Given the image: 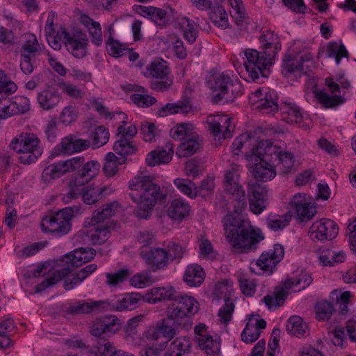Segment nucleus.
<instances>
[{
  "instance_id": "1",
  "label": "nucleus",
  "mask_w": 356,
  "mask_h": 356,
  "mask_svg": "<svg viewBox=\"0 0 356 356\" xmlns=\"http://www.w3.org/2000/svg\"><path fill=\"white\" fill-rule=\"evenodd\" d=\"M222 222L225 235L236 254L255 251L264 238L260 229H254L250 222L236 211L227 214Z\"/></svg>"
},
{
  "instance_id": "2",
  "label": "nucleus",
  "mask_w": 356,
  "mask_h": 356,
  "mask_svg": "<svg viewBox=\"0 0 356 356\" xmlns=\"http://www.w3.org/2000/svg\"><path fill=\"white\" fill-rule=\"evenodd\" d=\"M250 101L256 109L265 113H275L280 109L282 120L288 124H298L302 120L300 109L295 104L283 100L278 104L276 90H254Z\"/></svg>"
},
{
  "instance_id": "3",
  "label": "nucleus",
  "mask_w": 356,
  "mask_h": 356,
  "mask_svg": "<svg viewBox=\"0 0 356 356\" xmlns=\"http://www.w3.org/2000/svg\"><path fill=\"white\" fill-rule=\"evenodd\" d=\"M131 200L138 205L136 216L147 219L150 217L153 207L161 197L159 185L150 176H137L129 182Z\"/></svg>"
},
{
  "instance_id": "4",
  "label": "nucleus",
  "mask_w": 356,
  "mask_h": 356,
  "mask_svg": "<svg viewBox=\"0 0 356 356\" xmlns=\"http://www.w3.org/2000/svg\"><path fill=\"white\" fill-rule=\"evenodd\" d=\"M120 321L114 315L104 316L92 322L90 333L97 341L89 352L95 356H114L118 350L108 339L120 329Z\"/></svg>"
},
{
  "instance_id": "5",
  "label": "nucleus",
  "mask_w": 356,
  "mask_h": 356,
  "mask_svg": "<svg viewBox=\"0 0 356 356\" xmlns=\"http://www.w3.org/2000/svg\"><path fill=\"white\" fill-rule=\"evenodd\" d=\"M314 67L313 55L308 51H300L296 54H286L282 58V74L289 81H294L307 75L311 68Z\"/></svg>"
},
{
  "instance_id": "6",
  "label": "nucleus",
  "mask_w": 356,
  "mask_h": 356,
  "mask_svg": "<svg viewBox=\"0 0 356 356\" xmlns=\"http://www.w3.org/2000/svg\"><path fill=\"white\" fill-rule=\"evenodd\" d=\"M65 174L74 172V178L70 181L69 188L73 186H83L95 177L100 169V163L95 161L86 162L84 157L75 156L61 161Z\"/></svg>"
},
{
  "instance_id": "7",
  "label": "nucleus",
  "mask_w": 356,
  "mask_h": 356,
  "mask_svg": "<svg viewBox=\"0 0 356 356\" xmlns=\"http://www.w3.org/2000/svg\"><path fill=\"white\" fill-rule=\"evenodd\" d=\"M86 248H80L64 255L61 259L63 268L55 270L53 274L35 286V293H40L55 285L72 273L74 268L83 264V254L88 253Z\"/></svg>"
},
{
  "instance_id": "8",
  "label": "nucleus",
  "mask_w": 356,
  "mask_h": 356,
  "mask_svg": "<svg viewBox=\"0 0 356 356\" xmlns=\"http://www.w3.org/2000/svg\"><path fill=\"white\" fill-rule=\"evenodd\" d=\"M39 144L40 140L36 135L26 133L13 139L10 147L19 154L18 160L21 163L29 165L35 162L42 153Z\"/></svg>"
},
{
  "instance_id": "9",
  "label": "nucleus",
  "mask_w": 356,
  "mask_h": 356,
  "mask_svg": "<svg viewBox=\"0 0 356 356\" xmlns=\"http://www.w3.org/2000/svg\"><path fill=\"white\" fill-rule=\"evenodd\" d=\"M199 309V303L193 297L179 295L175 302L168 307L166 314L170 318H175L178 325L188 329L192 325L190 317L195 315Z\"/></svg>"
},
{
  "instance_id": "10",
  "label": "nucleus",
  "mask_w": 356,
  "mask_h": 356,
  "mask_svg": "<svg viewBox=\"0 0 356 356\" xmlns=\"http://www.w3.org/2000/svg\"><path fill=\"white\" fill-rule=\"evenodd\" d=\"M74 216L72 207L63 209L53 215L45 216L41 222V229L44 232L51 233L56 236L67 234L72 228L70 222Z\"/></svg>"
},
{
  "instance_id": "11",
  "label": "nucleus",
  "mask_w": 356,
  "mask_h": 356,
  "mask_svg": "<svg viewBox=\"0 0 356 356\" xmlns=\"http://www.w3.org/2000/svg\"><path fill=\"white\" fill-rule=\"evenodd\" d=\"M284 256V249L281 244L274 245L273 250L264 252L256 261L250 264V270L256 275H270Z\"/></svg>"
},
{
  "instance_id": "12",
  "label": "nucleus",
  "mask_w": 356,
  "mask_h": 356,
  "mask_svg": "<svg viewBox=\"0 0 356 356\" xmlns=\"http://www.w3.org/2000/svg\"><path fill=\"white\" fill-rule=\"evenodd\" d=\"M246 61L243 65L252 78H258L259 74L265 76L267 67L272 65L273 58L266 51H258L256 49H248L244 51Z\"/></svg>"
},
{
  "instance_id": "13",
  "label": "nucleus",
  "mask_w": 356,
  "mask_h": 356,
  "mask_svg": "<svg viewBox=\"0 0 356 356\" xmlns=\"http://www.w3.org/2000/svg\"><path fill=\"white\" fill-rule=\"evenodd\" d=\"M109 188H94L90 186H73L69 188V192L65 194L63 200L65 202L68 203L72 199H77L80 196L82 197L83 202L86 204H94L99 201L104 195H107V191Z\"/></svg>"
},
{
  "instance_id": "14",
  "label": "nucleus",
  "mask_w": 356,
  "mask_h": 356,
  "mask_svg": "<svg viewBox=\"0 0 356 356\" xmlns=\"http://www.w3.org/2000/svg\"><path fill=\"white\" fill-rule=\"evenodd\" d=\"M142 74L147 78H155L161 80L158 82L160 89H167L173 84V79L170 76V70L168 63L162 58H156L148 64Z\"/></svg>"
},
{
  "instance_id": "15",
  "label": "nucleus",
  "mask_w": 356,
  "mask_h": 356,
  "mask_svg": "<svg viewBox=\"0 0 356 356\" xmlns=\"http://www.w3.org/2000/svg\"><path fill=\"white\" fill-rule=\"evenodd\" d=\"M338 232V226L333 220L324 218L314 222L309 233L312 241H323L334 238Z\"/></svg>"
},
{
  "instance_id": "16",
  "label": "nucleus",
  "mask_w": 356,
  "mask_h": 356,
  "mask_svg": "<svg viewBox=\"0 0 356 356\" xmlns=\"http://www.w3.org/2000/svg\"><path fill=\"white\" fill-rule=\"evenodd\" d=\"M140 255L152 272L163 268L168 264V253L161 248H145L140 250Z\"/></svg>"
},
{
  "instance_id": "17",
  "label": "nucleus",
  "mask_w": 356,
  "mask_h": 356,
  "mask_svg": "<svg viewBox=\"0 0 356 356\" xmlns=\"http://www.w3.org/2000/svg\"><path fill=\"white\" fill-rule=\"evenodd\" d=\"M65 45L68 52L77 58H82L86 55L88 40L86 35L81 31L72 34L64 32Z\"/></svg>"
},
{
  "instance_id": "18",
  "label": "nucleus",
  "mask_w": 356,
  "mask_h": 356,
  "mask_svg": "<svg viewBox=\"0 0 356 356\" xmlns=\"http://www.w3.org/2000/svg\"><path fill=\"white\" fill-rule=\"evenodd\" d=\"M90 145L89 140L79 138L76 136L71 134L61 140L53 149L52 154H72L88 149Z\"/></svg>"
},
{
  "instance_id": "19",
  "label": "nucleus",
  "mask_w": 356,
  "mask_h": 356,
  "mask_svg": "<svg viewBox=\"0 0 356 356\" xmlns=\"http://www.w3.org/2000/svg\"><path fill=\"white\" fill-rule=\"evenodd\" d=\"M232 118L225 115H209L207 118L209 131L219 139L232 136L229 130Z\"/></svg>"
},
{
  "instance_id": "20",
  "label": "nucleus",
  "mask_w": 356,
  "mask_h": 356,
  "mask_svg": "<svg viewBox=\"0 0 356 356\" xmlns=\"http://www.w3.org/2000/svg\"><path fill=\"white\" fill-rule=\"evenodd\" d=\"M110 306L107 300H80L70 305L65 309V312L70 315L88 314L96 312L106 310Z\"/></svg>"
},
{
  "instance_id": "21",
  "label": "nucleus",
  "mask_w": 356,
  "mask_h": 356,
  "mask_svg": "<svg viewBox=\"0 0 356 356\" xmlns=\"http://www.w3.org/2000/svg\"><path fill=\"white\" fill-rule=\"evenodd\" d=\"M248 193L250 210L255 214L261 213L268 204L266 187L259 184L249 186Z\"/></svg>"
},
{
  "instance_id": "22",
  "label": "nucleus",
  "mask_w": 356,
  "mask_h": 356,
  "mask_svg": "<svg viewBox=\"0 0 356 356\" xmlns=\"http://www.w3.org/2000/svg\"><path fill=\"white\" fill-rule=\"evenodd\" d=\"M207 86L209 89H240L241 83L236 77L230 76L228 72H222L209 75L207 80Z\"/></svg>"
},
{
  "instance_id": "23",
  "label": "nucleus",
  "mask_w": 356,
  "mask_h": 356,
  "mask_svg": "<svg viewBox=\"0 0 356 356\" xmlns=\"http://www.w3.org/2000/svg\"><path fill=\"white\" fill-rule=\"evenodd\" d=\"M179 293L172 286L152 288L143 296L145 302L154 304L160 301L175 300Z\"/></svg>"
},
{
  "instance_id": "24",
  "label": "nucleus",
  "mask_w": 356,
  "mask_h": 356,
  "mask_svg": "<svg viewBox=\"0 0 356 356\" xmlns=\"http://www.w3.org/2000/svg\"><path fill=\"white\" fill-rule=\"evenodd\" d=\"M178 327H182V325H179L175 322V318H170L167 316L166 318L161 320L157 323L154 329L153 337L155 339H158L159 337H163L168 340H170L176 335Z\"/></svg>"
},
{
  "instance_id": "25",
  "label": "nucleus",
  "mask_w": 356,
  "mask_h": 356,
  "mask_svg": "<svg viewBox=\"0 0 356 356\" xmlns=\"http://www.w3.org/2000/svg\"><path fill=\"white\" fill-rule=\"evenodd\" d=\"M250 170L254 178L260 181L271 180L276 176L273 165L264 161L254 162L250 166Z\"/></svg>"
},
{
  "instance_id": "26",
  "label": "nucleus",
  "mask_w": 356,
  "mask_h": 356,
  "mask_svg": "<svg viewBox=\"0 0 356 356\" xmlns=\"http://www.w3.org/2000/svg\"><path fill=\"white\" fill-rule=\"evenodd\" d=\"M192 110V104L189 97H184L177 103H168L158 111V115L165 117L169 115L184 113L187 114Z\"/></svg>"
},
{
  "instance_id": "27",
  "label": "nucleus",
  "mask_w": 356,
  "mask_h": 356,
  "mask_svg": "<svg viewBox=\"0 0 356 356\" xmlns=\"http://www.w3.org/2000/svg\"><path fill=\"white\" fill-rule=\"evenodd\" d=\"M259 40L264 51H266V54H270L273 58L281 49L282 45L280 38L273 31H264L260 36Z\"/></svg>"
},
{
  "instance_id": "28",
  "label": "nucleus",
  "mask_w": 356,
  "mask_h": 356,
  "mask_svg": "<svg viewBox=\"0 0 356 356\" xmlns=\"http://www.w3.org/2000/svg\"><path fill=\"white\" fill-rule=\"evenodd\" d=\"M144 300L143 296L138 293H131L126 294L121 300L115 303L111 304L106 309H113L116 311H124L127 309L132 310L135 309L138 302Z\"/></svg>"
},
{
  "instance_id": "29",
  "label": "nucleus",
  "mask_w": 356,
  "mask_h": 356,
  "mask_svg": "<svg viewBox=\"0 0 356 356\" xmlns=\"http://www.w3.org/2000/svg\"><path fill=\"white\" fill-rule=\"evenodd\" d=\"M80 22L88 29L91 38V42L97 47L102 45L103 38L100 24L94 21L86 15H81Z\"/></svg>"
},
{
  "instance_id": "30",
  "label": "nucleus",
  "mask_w": 356,
  "mask_h": 356,
  "mask_svg": "<svg viewBox=\"0 0 356 356\" xmlns=\"http://www.w3.org/2000/svg\"><path fill=\"white\" fill-rule=\"evenodd\" d=\"M190 211V206L187 202L182 199L173 200L168 210V216L174 220H182Z\"/></svg>"
},
{
  "instance_id": "31",
  "label": "nucleus",
  "mask_w": 356,
  "mask_h": 356,
  "mask_svg": "<svg viewBox=\"0 0 356 356\" xmlns=\"http://www.w3.org/2000/svg\"><path fill=\"white\" fill-rule=\"evenodd\" d=\"M200 147L199 136L197 134L184 140L177 149L178 157H187L194 154Z\"/></svg>"
},
{
  "instance_id": "32",
  "label": "nucleus",
  "mask_w": 356,
  "mask_h": 356,
  "mask_svg": "<svg viewBox=\"0 0 356 356\" xmlns=\"http://www.w3.org/2000/svg\"><path fill=\"white\" fill-rule=\"evenodd\" d=\"M204 275V271L200 266L193 264L186 269L184 279L188 286H198L203 282Z\"/></svg>"
},
{
  "instance_id": "33",
  "label": "nucleus",
  "mask_w": 356,
  "mask_h": 356,
  "mask_svg": "<svg viewBox=\"0 0 356 356\" xmlns=\"http://www.w3.org/2000/svg\"><path fill=\"white\" fill-rule=\"evenodd\" d=\"M314 97L325 108H334L342 104L346 99L338 95L327 93L325 90H313Z\"/></svg>"
},
{
  "instance_id": "34",
  "label": "nucleus",
  "mask_w": 356,
  "mask_h": 356,
  "mask_svg": "<svg viewBox=\"0 0 356 356\" xmlns=\"http://www.w3.org/2000/svg\"><path fill=\"white\" fill-rule=\"evenodd\" d=\"M191 347V341L188 337L177 338L170 343L165 356H183L190 352Z\"/></svg>"
},
{
  "instance_id": "35",
  "label": "nucleus",
  "mask_w": 356,
  "mask_h": 356,
  "mask_svg": "<svg viewBox=\"0 0 356 356\" xmlns=\"http://www.w3.org/2000/svg\"><path fill=\"white\" fill-rule=\"evenodd\" d=\"M288 291L283 284L277 291L264 296L262 300L269 309L278 308L284 304L288 296Z\"/></svg>"
},
{
  "instance_id": "36",
  "label": "nucleus",
  "mask_w": 356,
  "mask_h": 356,
  "mask_svg": "<svg viewBox=\"0 0 356 356\" xmlns=\"http://www.w3.org/2000/svg\"><path fill=\"white\" fill-rule=\"evenodd\" d=\"M14 321L8 318L0 322V349H7L12 345V340L8 333L15 328Z\"/></svg>"
},
{
  "instance_id": "37",
  "label": "nucleus",
  "mask_w": 356,
  "mask_h": 356,
  "mask_svg": "<svg viewBox=\"0 0 356 356\" xmlns=\"http://www.w3.org/2000/svg\"><path fill=\"white\" fill-rule=\"evenodd\" d=\"M312 280L309 273L302 270L299 275L287 278L284 284L285 288L288 290L291 289L293 286H300V288L298 291H300L309 286L312 282Z\"/></svg>"
},
{
  "instance_id": "38",
  "label": "nucleus",
  "mask_w": 356,
  "mask_h": 356,
  "mask_svg": "<svg viewBox=\"0 0 356 356\" xmlns=\"http://www.w3.org/2000/svg\"><path fill=\"white\" fill-rule=\"evenodd\" d=\"M172 157V153L167 152V149H156L150 152L146 158V162L149 166L169 163Z\"/></svg>"
},
{
  "instance_id": "39",
  "label": "nucleus",
  "mask_w": 356,
  "mask_h": 356,
  "mask_svg": "<svg viewBox=\"0 0 356 356\" xmlns=\"http://www.w3.org/2000/svg\"><path fill=\"white\" fill-rule=\"evenodd\" d=\"M118 206V202L115 201L104 205L100 210L94 213L91 218V223L92 225L100 223L106 219L113 216Z\"/></svg>"
},
{
  "instance_id": "40",
  "label": "nucleus",
  "mask_w": 356,
  "mask_h": 356,
  "mask_svg": "<svg viewBox=\"0 0 356 356\" xmlns=\"http://www.w3.org/2000/svg\"><path fill=\"white\" fill-rule=\"evenodd\" d=\"M178 23L184 31V38L190 44L195 42L198 35V31L195 28L196 24L195 22L185 17L179 19Z\"/></svg>"
},
{
  "instance_id": "41",
  "label": "nucleus",
  "mask_w": 356,
  "mask_h": 356,
  "mask_svg": "<svg viewBox=\"0 0 356 356\" xmlns=\"http://www.w3.org/2000/svg\"><path fill=\"white\" fill-rule=\"evenodd\" d=\"M177 188L184 195L191 198H195L199 195L196 184L188 179L177 178L174 180Z\"/></svg>"
},
{
  "instance_id": "42",
  "label": "nucleus",
  "mask_w": 356,
  "mask_h": 356,
  "mask_svg": "<svg viewBox=\"0 0 356 356\" xmlns=\"http://www.w3.org/2000/svg\"><path fill=\"white\" fill-rule=\"evenodd\" d=\"M38 101L42 108L49 110L59 102V95L56 90H41Z\"/></svg>"
},
{
  "instance_id": "43",
  "label": "nucleus",
  "mask_w": 356,
  "mask_h": 356,
  "mask_svg": "<svg viewBox=\"0 0 356 356\" xmlns=\"http://www.w3.org/2000/svg\"><path fill=\"white\" fill-rule=\"evenodd\" d=\"M307 326L301 317L293 316L289 318L286 324V330L298 337L303 336L307 332Z\"/></svg>"
},
{
  "instance_id": "44",
  "label": "nucleus",
  "mask_w": 356,
  "mask_h": 356,
  "mask_svg": "<svg viewBox=\"0 0 356 356\" xmlns=\"http://www.w3.org/2000/svg\"><path fill=\"white\" fill-rule=\"evenodd\" d=\"M136 147L129 140V138H125L124 135L120 136L113 145L114 152L122 156L133 154L136 152Z\"/></svg>"
},
{
  "instance_id": "45",
  "label": "nucleus",
  "mask_w": 356,
  "mask_h": 356,
  "mask_svg": "<svg viewBox=\"0 0 356 356\" xmlns=\"http://www.w3.org/2000/svg\"><path fill=\"white\" fill-rule=\"evenodd\" d=\"M291 218V212H287L282 216H269L266 219V225L268 228L277 232L285 228L289 224Z\"/></svg>"
},
{
  "instance_id": "46",
  "label": "nucleus",
  "mask_w": 356,
  "mask_h": 356,
  "mask_svg": "<svg viewBox=\"0 0 356 356\" xmlns=\"http://www.w3.org/2000/svg\"><path fill=\"white\" fill-rule=\"evenodd\" d=\"M65 174L61 161L47 166L42 171V179L46 183L60 177Z\"/></svg>"
},
{
  "instance_id": "47",
  "label": "nucleus",
  "mask_w": 356,
  "mask_h": 356,
  "mask_svg": "<svg viewBox=\"0 0 356 356\" xmlns=\"http://www.w3.org/2000/svg\"><path fill=\"white\" fill-rule=\"evenodd\" d=\"M106 162L103 167V171L106 177H113L118 171V165L124 163L125 159L118 158L113 152H109L106 156Z\"/></svg>"
},
{
  "instance_id": "48",
  "label": "nucleus",
  "mask_w": 356,
  "mask_h": 356,
  "mask_svg": "<svg viewBox=\"0 0 356 356\" xmlns=\"http://www.w3.org/2000/svg\"><path fill=\"white\" fill-rule=\"evenodd\" d=\"M195 133L193 131V125L191 123H180L170 130V136L173 139L184 140Z\"/></svg>"
},
{
  "instance_id": "49",
  "label": "nucleus",
  "mask_w": 356,
  "mask_h": 356,
  "mask_svg": "<svg viewBox=\"0 0 356 356\" xmlns=\"http://www.w3.org/2000/svg\"><path fill=\"white\" fill-rule=\"evenodd\" d=\"M200 348L207 355H218L220 350V346L218 341L214 340L211 336L200 338L197 341Z\"/></svg>"
},
{
  "instance_id": "50",
  "label": "nucleus",
  "mask_w": 356,
  "mask_h": 356,
  "mask_svg": "<svg viewBox=\"0 0 356 356\" xmlns=\"http://www.w3.org/2000/svg\"><path fill=\"white\" fill-rule=\"evenodd\" d=\"M327 54L330 58H334L336 63L339 65L342 58H348V52L342 43L337 42H329L327 48Z\"/></svg>"
},
{
  "instance_id": "51",
  "label": "nucleus",
  "mask_w": 356,
  "mask_h": 356,
  "mask_svg": "<svg viewBox=\"0 0 356 356\" xmlns=\"http://www.w3.org/2000/svg\"><path fill=\"white\" fill-rule=\"evenodd\" d=\"M269 140L259 141L253 146L250 154L246 156L248 159L252 162H262L263 159L266 157V152Z\"/></svg>"
},
{
  "instance_id": "52",
  "label": "nucleus",
  "mask_w": 356,
  "mask_h": 356,
  "mask_svg": "<svg viewBox=\"0 0 356 356\" xmlns=\"http://www.w3.org/2000/svg\"><path fill=\"white\" fill-rule=\"evenodd\" d=\"M41 51L40 44L35 36L31 35L22 46L20 56H24L25 55L33 58Z\"/></svg>"
},
{
  "instance_id": "53",
  "label": "nucleus",
  "mask_w": 356,
  "mask_h": 356,
  "mask_svg": "<svg viewBox=\"0 0 356 356\" xmlns=\"http://www.w3.org/2000/svg\"><path fill=\"white\" fill-rule=\"evenodd\" d=\"M209 18L213 23L220 28L228 26L227 14L222 6H216L209 13Z\"/></svg>"
},
{
  "instance_id": "54",
  "label": "nucleus",
  "mask_w": 356,
  "mask_h": 356,
  "mask_svg": "<svg viewBox=\"0 0 356 356\" xmlns=\"http://www.w3.org/2000/svg\"><path fill=\"white\" fill-rule=\"evenodd\" d=\"M110 235L108 226L99 225L94 228V232L90 236V241L93 245H101L109 238Z\"/></svg>"
},
{
  "instance_id": "55",
  "label": "nucleus",
  "mask_w": 356,
  "mask_h": 356,
  "mask_svg": "<svg viewBox=\"0 0 356 356\" xmlns=\"http://www.w3.org/2000/svg\"><path fill=\"white\" fill-rule=\"evenodd\" d=\"M233 90H213L209 96L210 101L214 104H225L234 99Z\"/></svg>"
},
{
  "instance_id": "56",
  "label": "nucleus",
  "mask_w": 356,
  "mask_h": 356,
  "mask_svg": "<svg viewBox=\"0 0 356 356\" xmlns=\"http://www.w3.org/2000/svg\"><path fill=\"white\" fill-rule=\"evenodd\" d=\"M278 155L277 159L275 161L277 162L276 165L280 167L283 173L289 172L294 165L293 155L291 152L283 150Z\"/></svg>"
},
{
  "instance_id": "57",
  "label": "nucleus",
  "mask_w": 356,
  "mask_h": 356,
  "mask_svg": "<svg viewBox=\"0 0 356 356\" xmlns=\"http://www.w3.org/2000/svg\"><path fill=\"white\" fill-rule=\"evenodd\" d=\"M90 137L92 145L96 147H100L108 141L109 132L105 127L99 126L91 133Z\"/></svg>"
},
{
  "instance_id": "58",
  "label": "nucleus",
  "mask_w": 356,
  "mask_h": 356,
  "mask_svg": "<svg viewBox=\"0 0 356 356\" xmlns=\"http://www.w3.org/2000/svg\"><path fill=\"white\" fill-rule=\"evenodd\" d=\"M322 81L330 89H348L351 87L350 80L343 74L337 76L335 79L332 77H327Z\"/></svg>"
},
{
  "instance_id": "59",
  "label": "nucleus",
  "mask_w": 356,
  "mask_h": 356,
  "mask_svg": "<svg viewBox=\"0 0 356 356\" xmlns=\"http://www.w3.org/2000/svg\"><path fill=\"white\" fill-rule=\"evenodd\" d=\"M260 332L257 326H254L252 321H248L241 333V339L246 343H252L258 339Z\"/></svg>"
},
{
  "instance_id": "60",
  "label": "nucleus",
  "mask_w": 356,
  "mask_h": 356,
  "mask_svg": "<svg viewBox=\"0 0 356 356\" xmlns=\"http://www.w3.org/2000/svg\"><path fill=\"white\" fill-rule=\"evenodd\" d=\"M333 311L332 304L327 301L319 302L316 305V316L319 321L329 319Z\"/></svg>"
},
{
  "instance_id": "61",
  "label": "nucleus",
  "mask_w": 356,
  "mask_h": 356,
  "mask_svg": "<svg viewBox=\"0 0 356 356\" xmlns=\"http://www.w3.org/2000/svg\"><path fill=\"white\" fill-rule=\"evenodd\" d=\"M116 115L122 116V122L121 124L117 129V134L118 136H122L124 135V137H129L133 138L137 134V129L135 125H131L128 127L127 129L124 128V126L127 124V115L122 113V112H118L116 113Z\"/></svg>"
},
{
  "instance_id": "62",
  "label": "nucleus",
  "mask_w": 356,
  "mask_h": 356,
  "mask_svg": "<svg viewBox=\"0 0 356 356\" xmlns=\"http://www.w3.org/2000/svg\"><path fill=\"white\" fill-rule=\"evenodd\" d=\"M232 285L228 281L218 282L214 289V293L218 298H223L225 302L230 301Z\"/></svg>"
},
{
  "instance_id": "63",
  "label": "nucleus",
  "mask_w": 356,
  "mask_h": 356,
  "mask_svg": "<svg viewBox=\"0 0 356 356\" xmlns=\"http://www.w3.org/2000/svg\"><path fill=\"white\" fill-rule=\"evenodd\" d=\"M296 215L301 221H308L311 220L316 213L315 207L310 203H307L305 205H301L295 209Z\"/></svg>"
},
{
  "instance_id": "64",
  "label": "nucleus",
  "mask_w": 356,
  "mask_h": 356,
  "mask_svg": "<svg viewBox=\"0 0 356 356\" xmlns=\"http://www.w3.org/2000/svg\"><path fill=\"white\" fill-rule=\"evenodd\" d=\"M129 275L127 269H120L114 273H106L107 278L106 283L113 286H115L119 283L124 282Z\"/></svg>"
}]
</instances>
